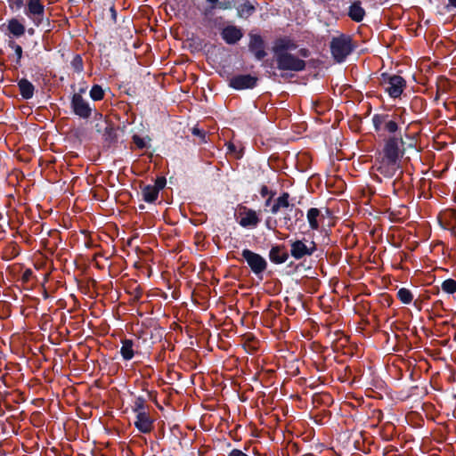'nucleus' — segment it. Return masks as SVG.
I'll list each match as a JSON object with an SVG mask.
<instances>
[{
  "instance_id": "obj_37",
  "label": "nucleus",
  "mask_w": 456,
  "mask_h": 456,
  "mask_svg": "<svg viewBox=\"0 0 456 456\" xmlns=\"http://www.w3.org/2000/svg\"><path fill=\"white\" fill-rule=\"evenodd\" d=\"M133 142L137 146L138 149H144L146 148V143L144 142V139L139 136L138 134H134L132 137Z\"/></svg>"
},
{
  "instance_id": "obj_29",
  "label": "nucleus",
  "mask_w": 456,
  "mask_h": 456,
  "mask_svg": "<svg viewBox=\"0 0 456 456\" xmlns=\"http://www.w3.org/2000/svg\"><path fill=\"white\" fill-rule=\"evenodd\" d=\"M441 289L447 294L456 292V281L453 279H446L442 282Z\"/></svg>"
},
{
  "instance_id": "obj_30",
  "label": "nucleus",
  "mask_w": 456,
  "mask_h": 456,
  "mask_svg": "<svg viewBox=\"0 0 456 456\" xmlns=\"http://www.w3.org/2000/svg\"><path fill=\"white\" fill-rule=\"evenodd\" d=\"M89 94L94 101H100L104 97V90L101 86L94 85L90 90Z\"/></svg>"
},
{
  "instance_id": "obj_5",
  "label": "nucleus",
  "mask_w": 456,
  "mask_h": 456,
  "mask_svg": "<svg viewBox=\"0 0 456 456\" xmlns=\"http://www.w3.org/2000/svg\"><path fill=\"white\" fill-rule=\"evenodd\" d=\"M109 116H100V120L95 124L98 133H102L104 142L110 147L118 142V126L108 119Z\"/></svg>"
},
{
  "instance_id": "obj_34",
  "label": "nucleus",
  "mask_w": 456,
  "mask_h": 456,
  "mask_svg": "<svg viewBox=\"0 0 456 456\" xmlns=\"http://www.w3.org/2000/svg\"><path fill=\"white\" fill-rule=\"evenodd\" d=\"M127 293L132 296V300L134 302H138L143 294V290L140 285H135L134 287H130Z\"/></svg>"
},
{
  "instance_id": "obj_16",
  "label": "nucleus",
  "mask_w": 456,
  "mask_h": 456,
  "mask_svg": "<svg viewBox=\"0 0 456 456\" xmlns=\"http://www.w3.org/2000/svg\"><path fill=\"white\" fill-rule=\"evenodd\" d=\"M134 427L143 434H149L154 428V419L148 412H139L136 414Z\"/></svg>"
},
{
  "instance_id": "obj_3",
  "label": "nucleus",
  "mask_w": 456,
  "mask_h": 456,
  "mask_svg": "<svg viewBox=\"0 0 456 456\" xmlns=\"http://www.w3.org/2000/svg\"><path fill=\"white\" fill-rule=\"evenodd\" d=\"M24 13L36 27L44 26L46 32L52 30L51 20L45 16V6L42 0H27Z\"/></svg>"
},
{
  "instance_id": "obj_53",
  "label": "nucleus",
  "mask_w": 456,
  "mask_h": 456,
  "mask_svg": "<svg viewBox=\"0 0 456 456\" xmlns=\"http://www.w3.org/2000/svg\"><path fill=\"white\" fill-rule=\"evenodd\" d=\"M228 148L230 151H235V146L232 143H230Z\"/></svg>"
},
{
  "instance_id": "obj_26",
  "label": "nucleus",
  "mask_w": 456,
  "mask_h": 456,
  "mask_svg": "<svg viewBox=\"0 0 456 456\" xmlns=\"http://www.w3.org/2000/svg\"><path fill=\"white\" fill-rule=\"evenodd\" d=\"M211 5V9L231 10L234 7V0H206Z\"/></svg>"
},
{
  "instance_id": "obj_20",
  "label": "nucleus",
  "mask_w": 456,
  "mask_h": 456,
  "mask_svg": "<svg viewBox=\"0 0 456 456\" xmlns=\"http://www.w3.org/2000/svg\"><path fill=\"white\" fill-rule=\"evenodd\" d=\"M306 218L309 224V227L313 231H319L320 220L325 218L324 215L322 214L321 210L316 208H311L307 210Z\"/></svg>"
},
{
  "instance_id": "obj_14",
  "label": "nucleus",
  "mask_w": 456,
  "mask_h": 456,
  "mask_svg": "<svg viewBox=\"0 0 456 456\" xmlns=\"http://www.w3.org/2000/svg\"><path fill=\"white\" fill-rule=\"evenodd\" d=\"M227 45H236L244 36L243 29L236 25H227L220 32Z\"/></svg>"
},
{
  "instance_id": "obj_23",
  "label": "nucleus",
  "mask_w": 456,
  "mask_h": 456,
  "mask_svg": "<svg viewBox=\"0 0 456 456\" xmlns=\"http://www.w3.org/2000/svg\"><path fill=\"white\" fill-rule=\"evenodd\" d=\"M20 91V94L25 100L31 99L35 93L34 85L28 81L27 78H21L18 81L17 84Z\"/></svg>"
},
{
  "instance_id": "obj_28",
  "label": "nucleus",
  "mask_w": 456,
  "mask_h": 456,
  "mask_svg": "<svg viewBox=\"0 0 456 456\" xmlns=\"http://www.w3.org/2000/svg\"><path fill=\"white\" fill-rule=\"evenodd\" d=\"M397 297L403 304L405 305L410 304L413 299L412 293L406 288H401L397 291Z\"/></svg>"
},
{
  "instance_id": "obj_7",
  "label": "nucleus",
  "mask_w": 456,
  "mask_h": 456,
  "mask_svg": "<svg viewBox=\"0 0 456 456\" xmlns=\"http://www.w3.org/2000/svg\"><path fill=\"white\" fill-rule=\"evenodd\" d=\"M290 255L296 260L305 256H311L317 250V245L314 240L308 241L305 239L289 240Z\"/></svg>"
},
{
  "instance_id": "obj_40",
  "label": "nucleus",
  "mask_w": 456,
  "mask_h": 456,
  "mask_svg": "<svg viewBox=\"0 0 456 456\" xmlns=\"http://www.w3.org/2000/svg\"><path fill=\"white\" fill-rule=\"evenodd\" d=\"M32 274H33V272L31 269H26L23 273H22V275H21V281L23 282H28L29 281V280L31 279L32 277Z\"/></svg>"
},
{
  "instance_id": "obj_46",
  "label": "nucleus",
  "mask_w": 456,
  "mask_h": 456,
  "mask_svg": "<svg viewBox=\"0 0 456 456\" xmlns=\"http://www.w3.org/2000/svg\"><path fill=\"white\" fill-rule=\"evenodd\" d=\"M352 118L354 120L349 119L348 123H351L352 121H356L357 123L362 122L361 116L354 115V116H352Z\"/></svg>"
},
{
  "instance_id": "obj_25",
  "label": "nucleus",
  "mask_w": 456,
  "mask_h": 456,
  "mask_svg": "<svg viewBox=\"0 0 456 456\" xmlns=\"http://www.w3.org/2000/svg\"><path fill=\"white\" fill-rule=\"evenodd\" d=\"M142 200L147 203H153L159 197V193L151 187V184H147L142 189Z\"/></svg>"
},
{
  "instance_id": "obj_24",
  "label": "nucleus",
  "mask_w": 456,
  "mask_h": 456,
  "mask_svg": "<svg viewBox=\"0 0 456 456\" xmlns=\"http://www.w3.org/2000/svg\"><path fill=\"white\" fill-rule=\"evenodd\" d=\"M237 16L240 19H248L255 12V6L248 1L239 4L236 7Z\"/></svg>"
},
{
  "instance_id": "obj_47",
  "label": "nucleus",
  "mask_w": 456,
  "mask_h": 456,
  "mask_svg": "<svg viewBox=\"0 0 456 456\" xmlns=\"http://www.w3.org/2000/svg\"><path fill=\"white\" fill-rule=\"evenodd\" d=\"M315 123H322L323 121L320 118V116H311Z\"/></svg>"
},
{
  "instance_id": "obj_51",
  "label": "nucleus",
  "mask_w": 456,
  "mask_h": 456,
  "mask_svg": "<svg viewBox=\"0 0 456 456\" xmlns=\"http://www.w3.org/2000/svg\"><path fill=\"white\" fill-rule=\"evenodd\" d=\"M397 184H399V182L397 181V179H395L394 182H393V187L395 190H396V186Z\"/></svg>"
},
{
  "instance_id": "obj_39",
  "label": "nucleus",
  "mask_w": 456,
  "mask_h": 456,
  "mask_svg": "<svg viewBox=\"0 0 456 456\" xmlns=\"http://www.w3.org/2000/svg\"><path fill=\"white\" fill-rule=\"evenodd\" d=\"M303 217H304V212H303V210H302V209H300V208H295V207H294V214H293V216H292V218H294V223H295V224H296L298 221L302 220V219H303Z\"/></svg>"
},
{
  "instance_id": "obj_56",
  "label": "nucleus",
  "mask_w": 456,
  "mask_h": 456,
  "mask_svg": "<svg viewBox=\"0 0 456 456\" xmlns=\"http://www.w3.org/2000/svg\"><path fill=\"white\" fill-rule=\"evenodd\" d=\"M421 102V100H420V99H418V98H416V99L414 100V103H419V102Z\"/></svg>"
},
{
  "instance_id": "obj_55",
  "label": "nucleus",
  "mask_w": 456,
  "mask_h": 456,
  "mask_svg": "<svg viewBox=\"0 0 456 456\" xmlns=\"http://www.w3.org/2000/svg\"><path fill=\"white\" fill-rule=\"evenodd\" d=\"M339 120L338 118H336V120L334 121V123L331 125V127H335V125L337 122H338Z\"/></svg>"
},
{
  "instance_id": "obj_21",
  "label": "nucleus",
  "mask_w": 456,
  "mask_h": 456,
  "mask_svg": "<svg viewBox=\"0 0 456 456\" xmlns=\"http://www.w3.org/2000/svg\"><path fill=\"white\" fill-rule=\"evenodd\" d=\"M289 193L287 191L282 192L275 200L271 208V212L273 215H276L281 208H289L293 210L294 204L289 203Z\"/></svg>"
},
{
  "instance_id": "obj_42",
  "label": "nucleus",
  "mask_w": 456,
  "mask_h": 456,
  "mask_svg": "<svg viewBox=\"0 0 456 456\" xmlns=\"http://www.w3.org/2000/svg\"><path fill=\"white\" fill-rule=\"evenodd\" d=\"M228 456H248L245 452H243L240 449H232L229 453Z\"/></svg>"
},
{
  "instance_id": "obj_22",
  "label": "nucleus",
  "mask_w": 456,
  "mask_h": 456,
  "mask_svg": "<svg viewBox=\"0 0 456 456\" xmlns=\"http://www.w3.org/2000/svg\"><path fill=\"white\" fill-rule=\"evenodd\" d=\"M347 14L352 20L355 22H361L364 19L366 12L362 7L361 1L358 0L352 3V4L349 6Z\"/></svg>"
},
{
  "instance_id": "obj_50",
  "label": "nucleus",
  "mask_w": 456,
  "mask_h": 456,
  "mask_svg": "<svg viewBox=\"0 0 456 456\" xmlns=\"http://www.w3.org/2000/svg\"><path fill=\"white\" fill-rule=\"evenodd\" d=\"M448 4L450 6L456 8V0H448Z\"/></svg>"
},
{
  "instance_id": "obj_6",
  "label": "nucleus",
  "mask_w": 456,
  "mask_h": 456,
  "mask_svg": "<svg viewBox=\"0 0 456 456\" xmlns=\"http://www.w3.org/2000/svg\"><path fill=\"white\" fill-rule=\"evenodd\" d=\"M381 85L392 98L401 96L406 87L405 79L399 75L382 74Z\"/></svg>"
},
{
  "instance_id": "obj_9",
  "label": "nucleus",
  "mask_w": 456,
  "mask_h": 456,
  "mask_svg": "<svg viewBox=\"0 0 456 456\" xmlns=\"http://www.w3.org/2000/svg\"><path fill=\"white\" fill-rule=\"evenodd\" d=\"M248 51L254 55L256 61H262L266 55L265 42L260 34L248 33Z\"/></svg>"
},
{
  "instance_id": "obj_10",
  "label": "nucleus",
  "mask_w": 456,
  "mask_h": 456,
  "mask_svg": "<svg viewBox=\"0 0 456 456\" xmlns=\"http://www.w3.org/2000/svg\"><path fill=\"white\" fill-rule=\"evenodd\" d=\"M121 344L120 354L124 361H130L135 354H142L141 338L137 337L134 339L124 338L121 340Z\"/></svg>"
},
{
  "instance_id": "obj_31",
  "label": "nucleus",
  "mask_w": 456,
  "mask_h": 456,
  "mask_svg": "<svg viewBox=\"0 0 456 456\" xmlns=\"http://www.w3.org/2000/svg\"><path fill=\"white\" fill-rule=\"evenodd\" d=\"M146 408L147 405L145 399L142 396L136 397L134 403L133 411L136 414H139V412H147Z\"/></svg>"
},
{
  "instance_id": "obj_32",
  "label": "nucleus",
  "mask_w": 456,
  "mask_h": 456,
  "mask_svg": "<svg viewBox=\"0 0 456 456\" xmlns=\"http://www.w3.org/2000/svg\"><path fill=\"white\" fill-rule=\"evenodd\" d=\"M8 6L12 12H17L26 8L27 0H7Z\"/></svg>"
},
{
  "instance_id": "obj_15",
  "label": "nucleus",
  "mask_w": 456,
  "mask_h": 456,
  "mask_svg": "<svg viewBox=\"0 0 456 456\" xmlns=\"http://www.w3.org/2000/svg\"><path fill=\"white\" fill-rule=\"evenodd\" d=\"M268 257L273 264L281 265L289 259V253L285 245H274L270 248Z\"/></svg>"
},
{
  "instance_id": "obj_2",
  "label": "nucleus",
  "mask_w": 456,
  "mask_h": 456,
  "mask_svg": "<svg viewBox=\"0 0 456 456\" xmlns=\"http://www.w3.org/2000/svg\"><path fill=\"white\" fill-rule=\"evenodd\" d=\"M330 48L335 61L341 63L354 51L356 45L350 35L340 34L331 39Z\"/></svg>"
},
{
  "instance_id": "obj_48",
  "label": "nucleus",
  "mask_w": 456,
  "mask_h": 456,
  "mask_svg": "<svg viewBox=\"0 0 456 456\" xmlns=\"http://www.w3.org/2000/svg\"><path fill=\"white\" fill-rule=\"evenodd\" d=\"M123 107L125 114H128V112L130 111V106L128 104L123 103Z\"/></svg>"
},
{
  "instance_id": "obj_44",
  "label": "nucleus",
  "mask_w": 456,
  "mask_h": 456,
  "mask_svg": "<svg viewBox=\"0 0 456 456\" xmlns=\"http://www.w3.org/2000/svg\"><path fill=\"white\" fill-rule=\"evenodd\" d=\"M298 53L300 56L304 57V58H307L309 55H310V52L308 49L306 48H301L299 51H298Z\"/></svg>"
},
{
  "instance_id": "obj_1",
  "label": "nucleus",
  "mask_w": 456,
  "mask_h": 456,
  "mask_svg": "<svg viewBox=\"0 0 456 456\" xmlns=\"http://www.w3.org/2000/svg\"><path fill=\"white\" fill-rule=\"evenodd\" d=\"M404 142L402 134H393L384 139L383 148L377 152V171L391 178L401 168V159L404 155Z\"/></svg>"
},
{
  "instance_id": "obj_33",
  "label": "nucleus",
  "mask_w": 456,
  "mask_h": 456,
  "mask_svg": "<svg viewBox=\"0 0 456 456\" xmlns=\"http://www.w3.org/2000/svg\"><path fill=\"white\" fill-rule=\"evenodd\" d=\"M70 65L75 72L81 73L84 70V62L80 54H76L72 59Z\"/></svg>"
},
{
  "instance_id": "obj_8",
  "label": "nucleus",
  "mask_w": 456,
  "mask_h": 456,
  "mask_svg": "<svg viewBox=\"0 0 456 456\" xmlns=\"http://www.w3.org/2000/svg\"><path fill=\"white\" fill-rule=\"evenodd\" d=\"M274 58L277 63V69L280 70L299 72L304 70L306 66V63L304 60L290 53L279 54Z\"/></svg>"
},
{
  "instance_id": "obj_17",
  "label": "nucleus",
  "mask_w": 456,
  "mask_h": 456,
  "mask_svg": "<svg viewBox=\"0 0 456 456\" xmlns=\"http://www.w3.org/2000/svg\"><path fill=\"white\" fill-rule=\"evenodd\" d=\"M297 47V45L292 39L288 37H284L275 40L273 46V52L274 57H276L279 54L289 53V51L295 50Z\"/></svg>"
},
{
  "instance_id": "obj_18",
  "label": "nucleus",
  "mask_w": 456,
  "mask_h": 456,
  "mask_svg": "<svg viewBox=\"0 0 456 456\" xmlns=\"http://www.w3.org/2000/svg\"><path fill=\"white\" fill-rule=\"evenodd\" d=\"M71 107L75 114H91L92 109L79 94H74Z\"/></svg>"
},
{
  "instance_id": "obj_35",
  "label": "nucleus",
  "mask_w": 456,
  "mask_h": 456,
  "mask_svg": "<svg viewBox=\"0 0 456 456\" xmlns=\"http://www.w3.org/2000/svg\"><path fill=\"white\" fill-rule=\"evenodd\" d=\"M191 134L200 139V143L207 142V133L203 128H200L198 125L191 128Z\"/></svg>"
},
{
  "instance_id": "obj_54",
  "label": "nucleus",
  "mask_w": 456,
  "mask_h": 456,
  "mask_svg": "<svg viewBox=\"0 0 456 456\" xmlns=\"http://www.w3.org/2000/svg\"><path fill=\"white\" fill-rule=\"evenodd\" d=\"M443 305L442 301H440V300L436 301L435 303V305Z\"/></svg>"
},
{
  "instance_id": "obj_19",
  "label": "nucleus",
  "mask_w": 456,
  "mask_h": 456,
  "mask_svg": "<svg viewBox=\"0 0 456 456\" xmlns=\"http://www.w3.org/2000/svg\"><path fill=\"white\" fill-rule=\"evenodd\" d=\"M7 31L13 37L19 38L26 33V27L23 22L17 19L12 18L7 21Z\"/></svg>"
},
{
  "instance_id": "obj_38",
  "label": "nucleus",
  "mask_w": 456,
  "mask_h": 456,
  "mask_svg": "<svg viewBox=\"0 0 456 456\" xmlns=\"http://www.w3.org/2000/svg\"><path fill=\"white\" fill-rule=\"evenodd\" d=\"M292 216L287 214L284 217H283V222H284V225L286 226V228L288 230H292L294 228V226L296 225L295 223H293L292 221Z\"/></svg>"
},
{
  "instance_id": "obj_36",
  "label": "nucleus",
  "mask_w": 456,
  "mask_h": 456,
  "mask_svg": "<svg viewBox=\"0 0 456 456\" xmlns=\"http://www.w3.org/2000/svg\"><path fill=\"white\" fill-rule=\"evenodd\" d=\"M166 183H167L166 178L164 176H159V177H157L154 184L151 185V187H153V189L156 190L158 193H159V191L162 190L166 186Z\"/></svg>"
},
{
  "instance_id": "obj_11",
  "label": "nucleus",
  "mask_w": 456,
  "mask_h": 456,
  "mask_svg": "<svg viewBox=\"0 0 456 456\" xmlns=\"http://www.w3.org/2000/svg\"><path fill=\"white\" fill-rule=\"evenodd\" d=\"M388 116H373L372 123L376 132H387L390 135L402 134L396 121L388 120Z\"/></svg>"
},
{
  "instance_id": "obj_13",
  "label": "nucleus",
  "mask_w": 456,
  "mask_h": 456,
  "mask_svg": "<svg viewBox=\"0 0 456 456\" xmlns=\"http://www.w3.org/2000/svg\"><path fill=\"white\" fill-rule=\"evenodd\" d=\"M257 77L250 74L237 75L231 78L230 86L236 90L251 89L256 86Z\"/></svg>"
},
{
  "instance_id": "obj_27",
  "label": "nucleus",
  "mask_w": 456,
  "mask_h": 456,
  "mask_svg": "<svg viewBox=\"0 0 456 456\" xmlns=\"http://www.w3.org/2000/svg\"><path fill=\"white\" fill-rule=\"evenodd\" d=\"M8 47H10L11 49H12L14 51V53L16 56L15 63L17 66H20L22 53H23L22 47L12 39L8 41Z\"/></svg>"
},
{
  "instance_id": "obj_12",
  "label": "nucleus",
  "mask_w": 456,
  "mask_h": 456,
  "mask_svg": "<svg viewBox=\"0 0 456 456\" xmlns=\"http://www.w3.org/2000/svg\"><path fill=\"white\" fill-rule=\"evenodd\" d=\"M239 215L240 216V219L238 223L244 228H255L260 223V218L256 212L246 206L239 205Z\"/></svg>"
},
{
  "instance_id": "obj_43",
  "label": "nucleus",
  "mask_w": 456,
  "mask_h": 456,
  "mask_svg": "<svg viewBox=\"0 0 456 456\" xmlns=\"http://www.w3.org/2000/svg\"><path fill=\"white\" fill-rule=\"evenodd\" d=\"M271 192H273V191H270L266 185H263L261 187V189H260V195L262 197H265L267 195H271Z\"/></svg>"
},
{
  "instance_id": "obj_59",
  "label": "nucleus",
  "mask_w": 456,
  "mask_h": 456,
  "mask_svg": "<svg viewBox=\"0 0 456 456\" xmlns=\"http://www.w3.org/2000/svg\"><path fill=\"white\" fill-rule=\"evenodd\" d=\"M316 114L321 115V114H322V112L317 111Z\"/></svg>"
},
{
  "instance_id": "obj_52",
  "label": "nucleus",
  "mask_w": 456,
  "mask_h": 456,
  "mask_svg": "<svg viewBox=\"0 0 456 456\" xmlns=\"http://www.w3.org/2000/svg\"><path fill=\"white\" fill-rule=\"evenodd\" d=\"M110 11H111V14L113 15V17L115 18L116 17V10L114 7H111L110 8Z\"/></svg>"
},
{
  "instance_id": "obj_49",
  "label": "nucleus",
  "mask_w": 456,
  "mask_h": 456,
  "mask_svg": "<svg viewBox=\"0 0 456 456\" xmlns=\"http://www.w3.org/2000/svg\"><path fill=\"white\" fill-rule=\"evenodd\" d=\"M26 32H28V34L29 36H33L35 34V28H29L26 29Z\"/></svg>"
},
{
  "instance_id": "obj_41",
  "label": "nucleus",
  "mask_w": 456,
  "mask_h": 456,
  "mask_svg": "<svg viewBox=\"0 0 456 456\" xmlns=\"http://www.w3.org/2000/svg\"><path fill=\"white\" fill-rule=\"evenodd\" d=\"M276 224H277L276 220H272L271 217H268L265 220V226L268 230H274Z\"/></svg>"
},
{
  "instance_id": "obj_4",
  "label": "nucleus",
  "mask_w": 456,
  "mask_h": 456,
  "mask_svg": "<svg viewBox=\"0 0 456 456\" xmlns=\"http://www.w3.org/2000/svg\"><path fill=\"white\" fill-rule=\"evenodd\" d=\"M241 256L246 261L250 271L256 276V278L263 280L264 273L266 271L268 266L266 259L260 254L248 248H244L241 251Z\"/></svg>"
},
{
  "instance_id": "obj_57",
  "label": "nucleus",
  "mask_w": 456,
  "mask_h": 456,
  "mask_svg": "<svg viewBox=\"0 0 456 456\" xmlns=\"http://www.w3.org/2000/svg\"><path fill=\"white\" fill-rule=\"evenodd\" d=\"M139 208H140V209H144V205H140V206H139Z\"/></svg>"
},
{
  "instance_id": "obj_58",
  "label": "nucleus",
  "mask_w": 456,
  "mask_h": 456,
  "mask_svg": "<svg viewBox=\"0 0 456 456\" xmlns=\"http://www.w3.org/2000/svg\"><path fill=\"white\" fill-rule=\"evenodd\" d=\"M326 214H327V215L330 214V209H329V208H326Z\"/></svg>"
},
{
  "instance_id": "obj_45",
  "label": "nucleus",
  "mask_w": 456,
  "mask_h": 456,
  "mask_svg": "<svg viewBox=\"0 0 456 456\" xmlns=\"http://www.w3.org/2000/svg\"><path fill=\"white\" fill-rule=\"evenodd\" d=\"M274 195H275V192H271L270 197L265 202V206H266V207L270 206L271 201H272V200H273Z\"/></svg>"
}]
</instances>
